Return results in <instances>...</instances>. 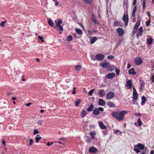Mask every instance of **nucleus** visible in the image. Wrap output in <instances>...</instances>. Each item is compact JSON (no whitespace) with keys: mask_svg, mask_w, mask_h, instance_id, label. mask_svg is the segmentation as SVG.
Wrapping results in <instances>:
<instances>
[{"mask_svg":"<svg viewBox=\"0 0 154 154\" xmlns=\"http://www.w3.org/2000/svg\"><path fill=\"white\" fill-rule=\"evenodd\" d=\"M94 106L93 104H92L88 107L87 109V111L88 112H91L94 109Z\"/></svg>","mask_w":154,"mask_h":154,"instance_id":"nucleus-30","label":"nucleus"},{"mask_svg":"<svg viewBox=\"0 0 154 154\" xmlns=\"http://www.w3.org/2000/svg\"><path fill=\"white\" fill-rule=\"evenodd\" d=\"M144 146L143 144L140 143L134 146V148L137 147V148L141 150H143L144 148Z\"/></svg>","mask_w":154,"mask_h":154,"instance_id":"nucleus-12","label":"nucleus"},{"mask_svg":"<svg viewBox=\"0 0 154 154\" xmlns=\"http://www.w3.org/2000/svg\"><path fill=\"white\" fill-rule=\"evenodd\" d=\"M66 39L68 41L70 42L72 41V37L71 35H69L67 36Z\"/></svg>","mask_w":154,"mask_h":154,"instance_id":"nucleus-39","label":"nucleus"},{"mask_svg":"<svg viewBox=\"0 0 154 154\" xmlns=\"http://www.w3.org/2000/svg\"><path fill=\"white\" fill-rule=\"evenodd\" d=\"M97 38L96 37H93L92 38H90V43L91 44L94 43L97 40Z\"/></svg>","mask_w":154,"mask_h":154,"instance_id":"nucleus-31","label":"nucleus"},{"mask_svg":"<svg viewBox=\"0 0 154 154\" xmlns=\"http://www.w3.org/2000/svg\"><path fill=\"white\" fill-rule=\"evenodd\" d=\"M115 76V74L114 72L109 73L106 75L107 78L109 79H111Z\"/></svg>","mask_w":154,"mask_h":154,"instance_id":"nucleus-17","label":"nucleus"},{"mask_svg":"<svg viewBox=\"0 0 154 154\" xmlns=\"http://www.w3.org/2000/svg\"><path fill=\"white\" fill-rule=\"evenodd\" d=\"M132 86V81L131 80H128L126 82L125 86L126 87L127 89H131Z\"/></svg>","mask_w":154,"mask_h":154,"instance_id":"nucleus-5","label":"nucleus"},{"mask_svg":"<svg viewBox=\"0 0 154 154\" xmlns=\"http://www.w3.org/2000/svg\"><path fill=\"white\" fill-rule=\"evenodd\" d=\"M89 152L91 153H96L98 152V150L96 148L93 146L89 148Z\"/></svg>","mask_w":154,"mask_h":154,"instance_id":"nucleus-11","label":"nucleus"},{"mask_svg":"<svg viewBox=\"0 0 154 154\" xmlns=\"http://www.w3.org/2000/svg\"><path fill=\"white\" fill-rule=\"evenodd\" d=\"M81 101V100L80 99H78L75 102V105L76 106H78Z\"/></svg>","mask_w":154,"mask_h":154,"instance_id":"nucleus-35","label":"nucleus"},{"mask_svg":"<svg viewBox=\"0 0 154 154\" xmlns=\"http://www.w3.org/2000/svg\"><path fill=\"white\" fill-rule=\"evenodd\" d=\"M138 29H137L136 28L134 27L133 29V32L132 33V35L133 36L136 33V32H137Z\"/></svg>","mask_w":154,"mask_h":154,"instance_id":"nucleus-41","label":"nucleus"},{"mask_svg":"<svg viewBox=\"0 0 154 154\" xmlns=\"http://www.w3.org/2000/svg\"><path fill=\"white\" fill-rule=\"evenodd\" d=\"M134 68H131L128 71V73L132 75H135L136 74V72L134 71Z\"/></svg>","mask_w":154,"mask_h":154,"instance_id":"nucleus-26","label":"nucleus"},{"mask_svg":"<svg viewBox=\"0 0 154 154\" xmlns=\"http://www.w3.org/2000/svg\"><path fill=\"white\" fill-rule=\"evenodd\" d=\"M107 105L110 107H114L116 106L115 104L111 101H109L107 103Z\"/></svg>","mask_w":154,"mask_h":154,"instance_id":"nucleus-23","label":"nucleus"},{"mask_svg":"<svg viewBox=\"0 0 154 154\" xmlns=\"http://www.w3.org/2000/svg\"><path fill=\"white\" fill-rule=\"evenodd\" d=\"M87 4H90L92 2V0H83Z\"/></svg>","mask_w":154,"mask_h":154,"instance_id":"nucleus-46","label":"nucleus"},{"mask_svg":"<svg viewBox=\"0 0 154 154\" xmlns=\"http://www.w3.org/2000/svg\"><path fill=\"white\" fill-rule=\"evenodd\" d=\"M134 61L136 65H139L142 63V60L140 58L137 57L134 59Z\"/></svg>","mask_w":154,"mask_h":154,"instance_id":"nucleus-10","label":"nucleus"},{"mask_svg":"<svg viewBox=\"0 0 154 154\" xmlns=\"http://www.w3.org/2000/svg\"><path fill=\"white\" fill-rule=\"evenodd\" d=\"M134 115L136 116H141V114L140 113H135Z\"/></svg>","mask_w":154,"mask_h":154,"instance_id":"nucleus-57","label":"nucleus"},{"mask_svg":"<svg viewBox=\"0 0 154 154\" xmlns=\"http://www.w3.org/2000/svg\"><path fill=\"white\" fill-rule=\"evenodd\" d=\"M151 81L152 82L154 83V74H153L152 76L151 77L150 79Z\"/></svg>","mask_w":154,"mask_h":154,"instance_id":"nucleus-50","label":"nucleus"},{"mask_svg":"<svg viewBox=\"0 0 154 154\" xmlns=\"http://www.w3.org/2000/svg\"><path fill=\"white\" fill-rule=\"evenodd\" d=\"M95 89H93L90 90L89 92H88V94L90 96H91L92 95V94L94 92Z\"/></svg>","mask_w":154,"mask_h":154,"instance_id":"nucleus-44","label":"nucleus"},{"mask_svg":"<svg viewBox=\"0 0 154 154\" xmlns=\"http://www.w3.org/2000/svg\"><path fill=\"white\" fill-rule=\"evenodd\" d=\"M133 17V19L132 21L133 23H134L136 21V17H135V15H134V16H132Z\"/></svg>","mask_w":154,"mask_h":154,"instance_id":"nucleus-55","label":"nucleus"},{"mask_svg":"<svg viewBox=\"0 0 154 154\" xmlns=\"http://www.w3.org/2000/svg\"><path fill=\"white\" fill-rule=\"evenodd\" d=\"M141 100L142 101L141 102V104L142 105H143L142 104L145 102L146 101V99L144 96H143L141 97Z\"/></svg>","mask_w":154,"mask_h":154,"instance_id":"nucleus-34","label":"nucleus"},{"mask_svg":"<svg viewBox=\"0 0 154 154\" xmlns=\"http://www.w3.org/2000/svg\"><path fill=\"white\" fill-rule=\"evenodd\" d=\"M146 5V0H143V9L144 10Z\"/></svg>","mask_w":154,"mask_h":154,"instance_id":"nucleus-42","label":"nucleus"},{"mask_svg":"<svg viewBox=\"0 0 154 154\" xmlns=\"http://www.w3.org/2000/svg\"><path fill=\"white\" fill-rule=\"evenodd\" d=\"M7 22V21L6 20H5V21H2L1 22V23H0V26H2V27H4L5 25V23H6Z\"/></svg>","mask_w":154,"mask_h":154,"instance_id":"nucleus-47","label":"nucleus"},{"mask_svg":"<svg viewBox=\"0 0 154 154\" xmlns=\"http://www.w3.org/2000/svg\"><path fill=\"white\" fill-rule=\"evenodd\" d=\"M39 133V132L38 130L37 129H35L34 130V134H36Z\"/></svg>","mask_w":154,"mask_h":154,"instance_id":"nucleus-54","label":"nucleus"},{"mask_svg":"<svg viewBox=\"0 0 154 154\" xmlns=\"http://www.w3.org/2000/svg\"><path fill=\"white\" fill-rule=\"evenodd\" d=\"M114 58V56L112 55H110L108 56L107 58L108 60H111Z\"/></svg>","mask_w":154,"mask_h":154,"instance_id":"nucleus-48","label":"nucleus"},{"mask_svg":"<svg viewBox=\"0 0 154 154\" xmlns=\"http://www.w3.org/2000/svg\"><path fill=\"white\" fill-rule=\"evenodd\" d=\"M150 21H149V20L147 21L146 22V26H149L150 25Z\"/></svg>","mask_w":154,"mask_h":154,"instance_id":"nucleus-58","label":"nucleus"},{"mask_svg":"<svg viewBox=\"0 0 154 154\" xmlns=\"http://www.w3.org/2000/svg\"><path fill=\"white\" fill-rule=\"evenodd\" d=\"M43 122V121L41 120H40L38 122H37V123H38L39 125H41Z\"/></svg>","mask_w":154,"mask_h":154,"instance_id":"nucleus-51","label":"nucleus"},{"mask_svg":"<svg viewBox=\"0 0 154 154\" xmlns=\"http://www.w3.org/2000/svg\"><path fill=\"white\" fill-rule=\"evenodd\" d=\"M114 93L110 91L107 94L106 97L108 100H111L114 97Z\"/></svg>","mask_w":154,"mask_h":154,"instance_id":"nucleus-6","label":"nucleus"},{"mask_svg":"<svg viewBox=\"0 0 154 154\" xmlns=\"http://www.w3.org/2000/svg\"><path fill=\"white\" fill-rule=\"evenodd\" d=\"M55 22L56 24L55 26L57 27L60 26L62 23V21L60 19H58L57 20H55Z\"/></svg>","mask_w":154,"mask_h":154,"instance_id":"nucleus-19","label":"nucleus"},{"mask_svg":"<svg viewBox=\"0 0 154 154\" xmlns=\"http://www.w3.org/2000/svg\"><path fill=\"white\" fill-rule=\"evenodd\" d=\"M137 122L138 123V125L139 126H140L142 125V121L141 120V119H139L137 121Z\"/></svg>","mask_w":154,"mask_h":154,"instance_id":"nucleus-40","label":"nucleus"},{"mask_svg":"<svg viewBox=\"0 0 154 154\" xmlns=\"http://www.w3.org/2000/svg\"><path fill=\"white\" fill-rule=\"evenodd\" d=\"M96 135V133L95 131H91L90 132V135L93 139L95 138V136Z\"/></svg>","mask_w":154,"mask_h":154,"instance_id":"nucleus-27","label":"nucleus"},{"mask_svg":"<svg viewBox=\"0 0 154 154\" xmlns=\"http://www.w3.org/2000/svg\"><path fill=\"white\" fill-rule=\"evenodd\" d=\"M87 114L86 111L85 110H83L81 112V116L82 117H84Z\"/></svg>","mask_w":154,"mask_h":154,"instance_id":"nucleus-28","label":"nucleus"},{"mask_svg":"<svg viewBox=\"0 0 154 154\" xmlns=\"http://www.w3.org/2000/svg\"><path fill=\"white\" fill-rule=\"evenodd\" d=\"M137 3V0H134L133 1V2L132 4L133 5H135Z\"/></svg>","mask_w":154,"mask_h":154,"instance_id":"nucleus-59","label":"nucleus"},{"mask_svg":"<svg viewBox=\"0 0 154 154\" xmlns=\"http://www.w3.org/2000/svg\"><path fill=\"white\" fill-rule=\"evenodd\" d=\"M118 132L120 133L119 134H120L122 133V132L120 131L119 130H115V132H114L116 134L118 133Z\"/></svg>","mask_w":154,"mask_h":154,"instance_id":"nucleus-52","label":"nucleus"},{"mask_svg":"<svg viewBox=\"0 0 154 154\" xmlns=\"http://www.w3.org/2000/svg\"><path fill=\"white\" fill-rule=\"evenodd\" d=\"M75 31L77 33L79 34H82V30L79 28L76 29H75Z\"/></svg>","mask_w":154,"mask_h":154,"instance_id":"nucleus-38","label":"nucleus"},{"mask_svg":"<svg viewBox=\"0 0 154 154\" xmlns=\"http://www.w3.org/2000/svg\"><path fill=\"white\" fill-rule=\"evenodd\" d=\"M55 2V5L56 6H57L59 4V2L57 1L54 2Z\"/></svg>","mask_w":154,"mask_h":154,"instance_id":"nucleus-62","label":"nucleus"},{"mask_svg":"<svg viewBox=\"0 0 154 154\" xmlns=\"http://www.w3.org/2000/svg\"><path fill=\"white\" fill-rule=\"evenodd\" d=\"M38 38L41 40L42 42H44V40H43V37L41 36H38Z\"/></svg>","mask_w":154,"mask_h":154,"instance_id":"nucleus-56","label":"nucleus"},{"mask_svg":"<svg viewBox=\"0 0 154 154\" xmlns=\"http://www.w3.org/2000/svg\"><path fill=\"white\" fill-rule=\"evenodd\" d=\"M140 22L139 21H137L135 24L134 27L138 29V27L140 25Z\"/></svg>","mask_w":154,"mask_h":154,"instance_id":"nucleus-36","label":"nucleus"},{"mask_svg":"<svg viewBox=\"0 0 154 154\" xmlns=\"http://www.w3.org/2000/svg\"><path fill=\"white\" fill-rule=\"evenodd\" d=\"M131 66V64H130V63H128V65H127V68L128 69Z\"/></svg>","mask_w":154,"mask_h":154,"instance_id":"nucleus-64","label":"nucleus"},{"mask_svg":"<svg viewBox=\"0 0 154 154\" xmlns=\"http://www.w3.org/2000/svg\"><path fill=\"white\" fill-rule=\"evenodd\" d=\"M137 10V7L136 5H135L133 9L132 16H134L135 15L136 12Z\"/></svg>","mask_w":154,"mask_h":154,"instance_id":"nucleus-32","label":"nucleus"},{"mask_svg":"<svg viewBox=\"0 0 154 154\" xmlns=\"http://www.w3.org/2000/svg\"><path fill=\"white\" fill-rule=\"evenodd\" d=\"M128 112L125 111H122L120 112L118 111L114 112L112 113V115L117 120L122 121L124 119V115Z\"/></svg>","mask_w":154,"mask_h":154,"instance_id":"nucleus-1","label":"nucleus"},{"mask_svg":"<svg viewBox=\"0 0 154 154\" xmlns=\"http://www.w3.org/2000/svg\"><path fill=\"white\" fill-rule=\"evenodd\" d=\"M133 99L134 100H137L138 98V94L134 87H133Z\"/></svg>","mask_w":154,"mask_h":154,"instance_id":"nucleus-4","label":"nucleus"},{"mask_svg":"<svg viewBox=\"0 0 154 154\" xmlns=\"http://www.w3.org/2000/svg\"><path fill=\"white\" fill-rule=\"evenodd\" d=\"M116 30L119 36H122L124 35V31L122 28H119L117 29Z\"/></svg>","mask_w":154,"mask_h":154,"instance_id":"nucleus-9","label":"nucleus"},{"mask_svg":"<svg viewBox=\"0 0 154 154\" xmlns=\"http://www.w3.org/2000/svg\"><path fill=\"white\" fill-rule=\"evenodd\" d=\"M82 68V66L78 65L76 66L75 67V69L76 71L79 72Z\"/></svg>","mask_w":154,"mask_h":154,"instance_id":"nucleus-25","label":"nucleus"},{"mask_svg":"<svg viewBox=\"0 0 154 154\" xmlns=\"http://www.w3.org/2000/svg\"><path fill=\"white\" fill-rule=\"evenodd\" d=\"M41 138V137L39 135H37L35 137V140L37 142H38Z\"/></svg>","mask_w":154,"mask_h":154,"instance_id":"nucleus-33","label":"nucleus"},{"mask_svg":"<svg viewBox=\"0 0 154 154\" xmlns=\"http://www.w3.org/2000/svg\"><path fill=\"white\" fill-rule=\"evenodd\" d=\"M29 140V145H28L27 146H31L32 145V144L33 143L34 141L32 139H30Z\"/></svg>","mask_w":154,"mask_h":154,"instance_id":"nucleus-45","label":"nucleus"},{"mask_svg":"<svg viewBox=\"0 0 154 154\" xmlns=\"http://www.w3.org/2000/svg\"><path fill=\"white\" fill-rule=\"evenodd\" d=\"M99 97H103L106 94V92L103 89L100 90L99 92Z\"/></svg>","mask_w":154,"mask_h":154,"instance_id":"nucleus-21","label":"nucleus"},{"mask_svg":"<svg viewBox=\"0 0 154 154\" xmlns=\"http://www.w3.org/2000/svg\"><path fill=\"white\" fill-rule=\"evenodd\" d=\"M116 66L114 65H112L110 64V66L107 68L108 70L109 71H112L114 70V69Z\"/></svg>","mask_w":154,"mask_h":154,"instance_id":"nucleus-24","label":"nucleus"},{"mask_svg":"<svg viewBox=\"0 0 154 154\" xmlns=\"http://www.w3.org/2000/svg\"><path fill=\"white\" fill-rule=\"evenodd\" d=\"M139 33H137L136 34V36L137 38H139L140 36L142 35L143 31V28L142 26H140L138 29Z\"/></svg>","mask_w":154,"mask_h":154,"instance_id":"nucleus-8","label":"nucleus"},{"mask_svg":"<svg viewBox=\"0 0 154 154\" xmlns=\"http://www.w3.org/2000/svg\"><path fill=\"white\" fill-rule=\"evenodd\" d=\"M85 139L86 143H90L92 140V139L91 137L87 136V133L85 134Z\"/></svg>","mask_w":154,"mask_h":154,"instance_id":"nucleus-16","label":"nucleus"},{"mask_svg":"<svg viewBox=\"0 0 154 154\" xmlns=\"http://www.w3.org/2000/svg\"><path fill=\"white\" fill-rule=\"evenodd\" d=\"M137 100H134L133 102V103L134 104H137V102L136 101Z\"/></svg>","mask_w":154,"mask_h":154,"instance_id":"nucleus-60","label":"nucleus"},{"mask_svg":"<svg viewBox=\"0 0 154 154\" xmlns=\"http://www.w3.org/2000/svg\"><path fill=\"white\" fill-rule=\"evenodd\" d=\"M115 71L117 75H119L120 73V70L118 69L117 68H116L115 69Z\"/></svg>","mask_w":154,"mask_h":154,"instance_id":"nucleus-49","label":"nucleus"},{"mask_svg":"<svg viewBox=\"0 0 154 154\" xmlns=\"http://www.w3.org/2000/svg\"><path fill=\"white\" fill-rule=\"evenodd\" d=\"M98 124L101 129H107V127L104 125L103 122L101 121L99 122Z\"/></svg>","mask_w":154,"mask_h":154,"instance_id":"nucleus-18","label":"nucleus"},{"mask_svg":"<svg viewBox=\"0 0 154 154\" xmlns=\"http://www.w3.org/2000/svg\"><path fill=\"white\" fill-rule=\"evenodd\" d=\"M122 20L125 22V26H127L128 24V15L126 14H124L122 17Z\"/></svg>","mask_w":154,"mask_h":154,"instance_id":"nucleus-7","label":"nucleus"},{"mask_svg":"<svg viewBox=\"0 0 154 154\" xmlns=\"http://www.w3.org/2000/svg\"><path fill=\"white\" fill-rule=\"evenodd\" d=\"M114 25L115 26H122V24H121L120 22L116 21H115L114 22Z\"/></svg>","mask_w":154,"mask_h":154,"instance_id":"nucleus-22","label":"nucleus"},{"mask_svg":"<svg viewBox=\"0 0 154 154\" xmlns=\"http://www.w3.org/2000/svg\"><path fill=\"white\" fill-rule=\"evenodd\" d=\"M137 147L134 148V149L133 150L135 151L137 153H140V150H139V149H138L137 148Z\"/></svg>","mask_w":154,"mask_h":154,"instance_id":"nucleus-43","label":"nucleus"},{"mask_svg":"<svg viewBox=\"0 0 154 154\" xmlns=\"http://www.w3.org/2000/svg\"><path fill=\"white\" fill-rule=\"evenodd\" d=\"M104 111V109L101 107H99L98 108L95 109L94 110L93 112V114L94 115L97 116L100 114V111L103 112Z\"/></svg>","mask_w":154,"mask_h":154,"instance_id":"nucleus-2","label":"nucleus"},{"mask_svg":"<svg viewBox=\"0 0 154 154\" xmlns=\"http://www.w3.org/2000/svg\"><path fill=\"white\" fill-rule=\"evenodd\" d=\"M149 38L146 39V42L149 45H151L153 42V39L150 36H148Z\"/></svg>","mask_w":154,"mask_h":154,"instance_id":"nucleus-15","label":"nucleus"},{"mask_svg":"<svg viewBox=\"0 0 154 154\" xmlns=\"http://www.w3.org/2000/svg\"><path fill=\"white\" fill-rule=\"evenodd\" d=\"M140 91L142 92L143 90H144V85L145 84V82L143 81L142 80H140Z\"/></svg>","mask_w":154,"mask_h":154,"instance_id":"nucleus-13","label":"nucleus"},{"mask_svg":"<svg viewBox=\"0 0 154 154\" xmlns=\"http://www.w3.org/2000/svg\"><path fill=\"white\" fill-rule=\"evenodd\" d=\"M32 103H28L27 104H26V106H29Z\"/></svg>","mask_w":154,"mask_h":154,"instance_id":"nucleus-61","label":"nucleus"},{"mask_svg":"<svg viewBox=\"0 0 154 154\" xmlns=\"http://www.w3.org/2000/svg\"><path fill=\"white\" fill-rule=\"evenodd\" d=\"M48 22L49 25L51 26H54V23L52 20L50 18L48 19Z\"/></svg>","mask_w":154,"mask_h":154,"instance_id":"nucleus-29","label":"nucleus"},{"mask_svg":"<svg viewBox=\"0 0 154 154\" xmlns=\"http://www.w3.org/2000/svg\"><path fill=\"white\" fill-rule=\"evenodd\" d=\"M104 58V55L102 54H97L96 56V58H94L93 59V60H98L99 61H102L103 60Z\"/></svg>","mask_w":154,"mask_h":154,"instance_id":"nucleus-3","label":"nucleus"},{"mask_svg":"<svg viewBox=\"0 0 154 154\" xmlns=\"http://www.w3.org/2000/svg\"><path fill=\"white\" fill-rule=\"evenodd\" d=\"M110 63L108 62H104L100 64V66H102L103 68H108L110 66Z\"/></svg>","mask_w":154,"mask_h":154,"instance_id":"nucleus-14","label":"nucleus"},{"mask_svg":"<svg viewBox=\"0 0 154 154\" xmlns=\"http://www.w3.org/2000/svg\"><path fill=\"white\" fill-rule=\"evenodd\" d=\"M147 14L149 17H150V12H148L147 13Z\"/></svg>","mask_w":154,"mask_h":154,"instance_id":"nucleus-63","label":"nucleus"},{"mask_svg":"<svg viewBox=\"0 0 154 154\" xmlns=\"http://www.w3.org/2000/svg\"><path fill=\"white\" fill-rule=\"evenodd\" d=\"M106 103V102L103 99H99L98 101V104L100 106H104L105 105Z\"/></svg>","mask_w":154,"mask_h":154,"instance_id":"nucleus-20","label":"nucleus"},{"mask_svg":"<svg viewBox=\"0 0 154 154\" xmlns=\"http://www.w3.org/2000/svg\"><path fill=\"white\" fill-rule=\"evenodd\" d=\"M92 20L94 24H99L98 22L97 19L94 18H92Z\"/></svg>","mask_w":154,"mask_h":154,"instance_id":"nucleus-37","label":"nucleus"},{"mask_svg":"<svg viewBox=\"0 0 154 154\" xmlns=\"http://www.w3.org/2000/svg\"><path fill=\"white\" fill-rule=\"evenodd\" d=\"M56 27H58L59 30H60V31H63V27L61 25L58 26H57Z\"/></svg>","mask_w":154,"mask_h":154,"instance_id":"nucleus-53","label":"nucleus"}]
</instances>
